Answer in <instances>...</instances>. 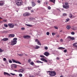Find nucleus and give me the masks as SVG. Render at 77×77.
Returning <instances> with one entry per match:
<instances>
[{"mask_svg": "<svg viewBox=\"0 0 77 77\" xmlns=\"http://www.w3.org/2000/svg\"><path fill=\"white\" fill-rule=\"evenodd\" d=\"M47 72H49V75L51 77L55 76L56 75V72L55 71H48Z\"/></svg>", "mask_w": 77, "mask_h": 77, "instance_id": "obj_1", "label": "nucleus"}, {"mask_svg": "<svg viewBox=\"0 0 77 77\" xmlns=\"http://www.w3.org/2000/svg\"><path fill=\"white\" fill-rule=\"evenodd\" d=\"M16 3L17 6H20L23 3L22 0H16Z\"/></svg>", "mask_w": 77, "mask_h": 77, "instance_id": "obj_2", "label": "nucleus"}, {"mask_svg": "<svg viewBox=\"0 0 77 77\" xmlns=\"http://www.w3.org/2000/svg\"><path fill=\"white\" fill-rule=\"evenodd\" d=\"M17 38H14L13 39V41L11 42V45H14L16 44H17Z\"/></svg>", "mask_w": 77, "mask_h": 77, "instance_id": "obj_3", "label": "nucleus"}, {"mask_svg": "<svg viewBox=\"0 0 77 77\" xmlns=\"http://www.w3.org/2000/svg\"><path fill=\"white\" fill-rule=\"evenodd\" d=\"M17 65L14 64H12L11 65V68L12 69H14V68H17Z\"/></svg>", "mask_w": 77, "mask_h": 77, "instance_id": "obj_4", "label": "nucleus"}, {"mask_svg": "<svg viewBox=\"0 0 77 77\" xmlns=\"http://www.w3.org/2000/svg\"><path fill=\"white\" fill-rule=\"evenodd\" d=\"M12 61H13L14 63H19V64H21V63L20 62L15 60L14 59H12Z\"/></svg>", "mask_w": 77, "mask_h": 77, "instance_id": "obj_5", "label": "nucleus"}, {"mask_svg": "<svg viewBox=\"0 0 77 77\" xmlns=\"http://www.w3.org/2000/svg\"><path fill=\"white\" fill-rule=\"evenodd\" d=\"M8 26L10 28H14V24L13 23L8 24Z\"/></svg>", "mask_w": 77, "mask_h": 77, "instance_id": "obj_6", "label": "nucleus"}, {"mask_svg": "<svg viewBox=\"0 0 77 77\" xmlns=\"http://www.w3.org/2000/svg\"><path fill=\"white\" fill-rule=\"evenodd\" d=\"M23 38L25 39H29V38H30V36L28 35H24Z\"/></svg>", "mask_w": 77, "mask_h": 77, "instance_id": "obj_7", "label": "nucleus"}, {"mask_svg": "<svg viewBox=\"0 0 77 77\" xmlns=\"http://www.w3.org/2000/svg\"><path fill=\"white\" fill-rule=\"evenodd\" d=\"M44 55H45L46 56H48L50 55V53L48 52H45L44 53Z\"/></svg>", "mask_w": 77, "mask_h": 77, "instance_id": "obj_8", "label": "nucleus"}, {"mask_svg": "<svg viewBox=\"0 0 77 77\" xmlns=\"http://www.w3.org/2000/svg\"><path fill=\"white\" fill-rule=\"evenodd\" d=\"M35 42H37V44L38 45H41V42H40V41L38 40V39H36L35 40Z\"/></svg>", "mask_w": 77, "mask_h": 77, "instance_id": "obj_9", "label": "nucleus"}, {"mask_svg": "<svg viewBox=\"0 0 77 77\" xmlns=\"http://www.w3.org/2000/svg\"><path fill=\"white\" fill-rule=\"evenodd\" d=\"M5 5V2L2 1L0 2V6H3Z\"/></svg>", "mask_w": 77, "mask_h": 77, "instance_id": "obj_10", "label": "nucleus"}, {"mask_svg": "<svg viewBox=\"0 0 77 77\" xmlns=\"http://www.w3.org/2000/svg\"><path fill=\"white\" fill-rule=\"evenodd\" d=\"M63 8H65V9H68V8H69V5L66 6L63 5Z\"/></svg>", "mask_w": 77, "mask_h": 77, "instance_id": "obj_11", "label": "nucleus"}, {"mask_svg": "<svg viewBox=\"0 0 77 77\" xmlns=\"http://www.w3.org/2000/svg\"><path fill=\"white\" fill-rule=\"evenodd\" d=\"M24 71V69H21L18 70L19 72H23Z\"/></svg>", "mask_w": 77, "mask_h": 77, "instance_id": "obj_12", "label": "nucleus"}, {"mask_svg": "<svg viewBox=\"0 0 77 77\" xmlns=\"http://www.w3.org/2000/svg\"><path fill=\"white\" fill-rule=\"evenodd\" d=\"M41 60H42V61H44V62H48V61H47V60H45V59L43 58H42L41 59Z\"/></svg>", "mask_w": 77, "mask_h": 77, "instance_id": "obj_13", "label": "nucleus"}, {"mask_svg": "<svg viewBox=\"0 0 77 77\" xmlns=\"http://www.w3.org/2000/svg\"><path fill=\"white\" fill-rule=\"evenodd\" d=\"M15 36V35L12 34H9L8 35V37L9 38H11V37H14Z\"/></svg>", "mask_w": 77, "mask_h": 77, "instance_id": "obj_14", "label": "nucleus"}, {"mask_svg": "<svg viewBox=\"0 0 77 77\" xmlns=\"http://www.w3.org/2000/svg\"><path fill=\"white\" fill-rule=\"evenodd\" d=\"M68 38L70 39V40H74V38L71 36H68Z\"/></svg>", "mask_w": 77, "mask_h": 77, "instance_id": "obj_15", "label": "nucleus"}, {"mask_svg": "<svg viewBox=\"0 0 77 77\" xmlns=\"http://www.w3.org/2000/svg\"><path fill=\"white\" fill-rule=\"evenodd\" d=\"M34 48H35V49H36L37 50H38V49H39V48H40V47L37 46V45H35L34 47Z\"/></svg>", "mask_w": 77, "mask_h": 77, "instance_id": "obj_16", "label": "nucleus"}, {"mask_svg": "<svg viewBox=\"0 0 77 77\" xmlns=\"http://www.w3.org/2000/svg\"><path fill=\"white\" fill-rule=\"evenodd\" d=\"M4 74L5 75H9V76H11V75L9 74V73L6 72H4Z\"/></svg>", "mask_w": 77, "mask_h": 77, "instance_id": "obj_17", "label": "nucleus"}, {"mask_svg": "<svg viewBox=\"0 0 77 77\" xmlns=\"http://www.w3.org/2000/svg\"><path fill=\"white\" fill-rule=\"evenodd\" d=\"M8 38H5L2 39V41H8Z\"/></svg>", "mask_w": 77, "mask_h": 77, "instance_id": "obj_18", "label": "nucleus"}, {"mask_svg": "<svg viewBox=\"0 0 77 77\" xmlns=\"http://www.w3.org/2000/svg\"><path fill=\"white\" fill-rule=\"evenodd\" d=\"M58 50H64L65 48H63L62 47H60L58 48Z\"/></svg>", "mask_w": 77, "mask_h": 77, "instance_id": "obj_19", "label": "nucleus"}, {"mask_svg": "<svg viewBox=\"0 0 77 77\" xmlns=\"http://www.w3.org/2000/svg\"><path fill=\"white\" fill-rule=\"evenodd\" d=\"M73 46L74 47H75L76 48H77V43H75L73 44Z\"/></svg>", "mask_w": 77, "mask_h": 77, "instance_id": "obj_20", "label": "nucleus"}, {"mask_svg": "<svg viewBox=\"0 0 77 77\" xmlns=\"http://www.w3.org/2000/svg\"><path fill=\"white\" fill-rule=\"evenodd\" d=\"M67 29L69 30L71 28V26L69 25H67L66 26Z\"/></svg>", "mask_w": 77, "mask_h": 77, "instance_id": "obj_21", "label": "nucleus"}, {"mask_svg": "<svg viewBox=\"0 0 77 77\" xmlns=\"http://www.w3.org/2000/svg\"><path fill=\"white\" fill-rule=\"evenodd\" d=\"M56 0H49V2H52V3H53L54 4H55V2Z\"/></svg>", "mask_w": 77, "mask_h": 77, "instance_id": "obj_22", "label": "nucleus"}, {"mask_svg": "<svg viewBox=\"0 0 77 77\" xmlns=\"http://www.w3.org/2000/svg\"><path fill=\"white\" fill-rule=\"evenodd\" d=\"M36 62H37V63H44L43 62L40 61L39 60L37 61Z\"/></svg>", "mask_w": 77, "mask_h": 77, "instance_id": "obj_23", "label": "nucleus"}, {"mask_svg": "<svg viewBox=\"0 0 77 77\" xmlns=\"http://www.w3.org/2000/svg\"><path fill=\"white\" fill-rule=\"evenodd\" d=\"M36 5V4L35 3L32 2V6L33 7Z\"/></svg>", "mask_w": 77, "mask_h": 77, "instance_id": "obj_24", "label": "nucleus"}, {"mask_svg": "<svg viewBox=\"0 0 77 77\" xmlns=\"http://www.w3.org/2000/svg\"><path fill=\"white\" fill-rule=\"evenodd\" d=\"M63 17H66V16H67V14L66 13H63Z\"/></svg>", "mask_w": 77, "mask_h": 77, "instance_id": "obj_25", "label": "nucleus"}, {"mask_svg": "<svg viewBox=\"0 0 77 77\" xmlns=\"http://www.w3.org/2000/svg\"><path fill=\"white\" fill-rule=\"evenodd\" d=\"M69 17L70 18H72V14H69Z\"/></svg>", "mask_w": 77, "mask_h": 77, "instance_id": "obj_26", "label": "nucleus"}, {"mask_svg": "<svg viewBox=\"0 0 77 77\" xmlns=\"http://www.w3.org/2000/svg\"><path fill=\"white\" fill-rule=\"evenodd\" d=\"M72 29V30H77V27H75Z\"/></svg>", "mask_w": 77, "mask_h": 77, "instance_id": "obj_27", "label": "nucleus"}, {"mask_svg": "<svg viewBox=\"0 0 77 77\" xmlns=\"http://www.w3.org/2000/svg\"><path fill=\"white\" fill-rule=\"evenodd\" d=\"M26 16H29L30 15V14L29 13H26Z\"/></svg>", "mask_w": 77, "mask_h": 77, "instance_id": "obj_28", "label": "nucleus"}, {"mask_svg": "<svg viewBox=\"0 0 77 77\" xmlns=\"http://www.w3.org/2000/svg\"><path fill=\"white\" fill-rule=\"evenodd\" d=\"M54 28L55 29H58V27L57 26H55L54 27Z\"/></svg>", "mask_w": 77, "mask_h": 77, "instance_id": "obj_29", "label": "nucleus"}, {"mask_svg": "<svg viewBox=\"0 0 77 77\" xmlns=\"http://www.w3.org/2000/svg\"><path fill=\"white\" fill-rule=\"evenodd\" d=\"M26 26H28V27H31L32 26V25H28L27 24H26Z\"/></svg>", "mask_w": 77, "mask_h": 77, "instance_id": "obj_30", "label": "nucleus"}, {"mask_svg": "<svg viewBox=\"0 0 77 77\" xmlns=\"http://www.w3.org/2000/svg\"><path fill=\"white\" fill-rule=\"evenodd\" d=\"M29 10H31V9L32 8V7H28V8Z\"/></svg>", "mask_w": 77, "mask_h": 77, "instance_id": "obj_31", "label": "nucleus"}, {"mask_svg": "<svg viewBox=\"0 0 77 77\" xmlns=\"http://www.w3.org/2000/svg\"><path fill=\"white\" fill-rule=\"evenodd\" d=\"M4 26H5V27H8V25H7L6 24H5Z\"/></svg>", "mask_w": 77, "mask_h": 77, "instance_id": "obj_32", "label": "nucleus"}, {"mask_svg": "<svg viewBox=\"0 0 77 77\" xmlns=\"http://www.w3.org/2000/svg\"><path fill=\"white\" fill-rule=\"evenodd\" d=\"M19 76H20V77H21L23 76V75L21 74H19Z\"/></svg>", "mask_w": 77, "mask_h": 77, "instance_id": "obj_33", "label": "nucleus"}, {"mask_svg": "<svg viewBox=\"0 0 77 77\" xmlns=\"http://www.w3.org/2000/svg\"><path fill=\"white\" fill-rule=\"evenodd\" d=\"M46 35H50V33L49 32H47L46 33Z\"/></svg>", "mask_w": 77, "mask_h": 77, "instance_id": "obj_34", "label": "nucleus"}, {"mask_svg": "<svg viewBox=\"0 0 77 77\" xmlns=\"http://www.w3.org/2000/svg\"><path fill=\"white\" fill-rule=\"evenodd\" d=\"M45 50H48V47L47 46H45Z\"/></svg>", "mask_w": 77, "mask_h": 77, "instance_id": "obj_35", "label": "nucleus"}, {"mask_svg": "<svg viewBox=\"0 0 77 77\" xmlns=\"http://www.w3.org/2000/svg\"><path fill=\"white\" fill-rule=\"evenodd\" d=\"M3 60L4 61H5H5H6V60H6V58H3Z\"/></svg>", "mask_w": 77, "mask_h": 77, "instance_id": "obj_36", "label": "nucleus"}, {"mask_svg": "<svg viewBox=\"0 0 77 77\" xmlns=\"http://www.w3.org/2000/svg\"><path fill=\"white\" fill-rule=\"evenodd\" d=\"M30 64L31 65H33L34 64V63L32 62L30 63Z\"/></svg>", "mask_w": 77, "mask_h": 77, "instance_id": "obj_37", "label": "nucleus"}, {"mask_svg": "<svg viewBox=\"0 0 77 77\" xmlns=\"http://www.w3.org/2000/svg\"><path fill=\"white\" fill-rule=\"evenodd\" d=\"M68 3H67L66 2L65 3V5L66 6H68Z\"/></svg>", "mask_w": 77, "mask_h": 77, "instance_id": "obj_38", "label": "nucleus"}, {"mask_svg": "<svg viewBox=\"0 0 77 77\" xmlns=\"http://www.w3.org/2000/svg\"><path fill=\"white\" fill-rule=\"evenodd\" d=\"M10 74L12 75H15V73H11Z\"/></svg>", "mask_w": 77, "mask_h": 77, "instance_id": "obj_39", "label": "nucleus"}, {"mask_svg": "<svg viewBox=\"0 0 77 77\" xmlns=\"http://www.w3.org/2000/svg\"><path fill=\"white\" fill-rule=\"evenodd\" d=\"M8 61H9V63H12V60H8Z\"/></svg>", "mask_w": 77, "mask_h": 77, "instance_id": "obj_40", "label": "nucleus"}, {"mask_svg": "<svg viewBox=\"0 0 77 77\" xmlns=\"http://www.w3.org/2000/svg\"><path fill=\"white\" fill-rule=\"evenodd\" d=\"M23 16H24V17H26V13H24L23 14Z\"/></svg>", "mask_w": 77, "mask_h": 77, "instance_id": "obj_41", "label": "nucleus"}, {"mask_svg": "<svg viewBox=\"0 0 77 77\" xmlns=\"http://www.w3.org/2000/svg\"><path fill=\"white\" fill-rule=\"evenodd\" d=\"M30 62H31V60L29 59L28 60V62H29V63H30Z\"/></svg>", "mask_w": 77, "mask_h": 77, "instance_id": "obj_42", "label": "nucleus"}, {"mask_svg": "<svg viewBox=\"0 0 77 77\" xmlns=\"http://www.w3.org/2000/svg\"><path fill=\"white\" fill-rule=\"evenodd\" d=\"M29 77H34V76L33 75H29Z\"/></svg>", "mask_w": 77, "mask_h": 77, "instance_id": "obj_43", "label": "nucleus"}, {"mask_svg": "<svg viewBox=\"0 0 77 77\" xmlns=\"http://www.w3.org/2000/svg\"><path fill=\"white\" fill-rule=\"evenodd\" d=\"M66 51H67V50L66 49H65L64 51V53H66Z\"/></svg>", "mask_w": 77, "mask_h": 77, "instance_id": "obj_44", "label": "nucleus"}, {"mask_svg": "<svg viewBox=\"0 0 77 77\" xmlns=\"http://www.w3.org/2000/svg\"><path fill=\"white\" fill-rule=\"evenodd\" d=\"M52 35H56V33H54L53 32H52Z\"/></svg>", "mask_w": 77, "mask_h": 77, "instance_id": "obj_45", "label": "nucleus"}, {"mask_svg": "<svg viewBox=\"0 0 77 77\" xmlns=\"http://www.w3.org/2000/svg\"><path fill=\"white\" fill-rule=\"evenodd\" d=\"M5 63L7 64H8V61H7V60H6V61H5Z\"/></svg>", "mask_w": 77, "mask_h": 77, "instance_id": "obj_46", "label": "nucleus"}, {"mask_svg": "<svg viewBox=\"0 0 77 77\" xmlns=\"http://www.w3.org/2000/svg\"><path fill=\"white\" fill-rule=\"evenodd\" d=\"M48 9L49 10L51 9V7H48Z\"/></svg>", "mask_w": 77, "mask_h": 77, "instance_id": "obj_47", "label": "nucleus"}, {"mask_svg": "<svg viewBox=\"0 0 77 77\" xmlns=\"http://www.w3.org/2000/svg\"><path fill=\"white\" fill-rule=\"evenodd\" d=\"M69 18H67V19H66V21H69Z\"/></svg>", "mask_w": 77, "mask_h": 77, "instance_id": "obj_48", "label": "nucleus"}, {"mask_svg": "<svg viewBox=\"0 0 77 77\" xmlns=\"http://www.w3.org/2000/svg\"><path fill=\"white\" fill-rule=\"evenodd\" d=\"M1 52H3V50H2V49H0V53Z\"/></svg>", "mask_w": 77, "mask_h": 77, "instance_id": "obj_49", "label": "nucleus"}, {"mask_svg": "<svg viewBox=\"0 0 77 77\" xmlns=\"http://www.w3.org/2000/svg\"><path fill=\"white\" fill-rule=\"evenodd\" d=\"M40 57H44V55H40Z\"/></svg>", "mask_w": 77, "mask_h": 77, "instance_id": "obj_50", "label": "nucleus"}, {"mask_svg": "<svg viewBox=\"0 0 77 77\" xmlns=\"http://www.w3.org/2000/svg\"><path fill=\"white\" fill-rule=\"evenodd\" d=\"M37 2L38 3H41V1L39 0H38L37 1Z\"/></svg>", "mask_w": 77, "mask_h": 77, "instance_id": "obj_51", "label": "nucleus"}, {"mask_svg": "<svg viewBox=\"0 0 77 77\" xmlns=\"http://www.w3.org/2000/svg\"><path fill=\"white\" fill-rule=\"evenodd\" d=\"M71 34H72V35H74V33L73 32H72L71 33Z\"/></svg>", "mask_w": 77, "mask_h": 77, "instance_id": "obj_52", "label": "nucleus"}, {"mask_svg": "<svg viewBox=\"0 0 77 77\" xmlns=\"http://www.w3.org/2000/svg\"><path fill=\"white\" fill-rule=\"evenodd\" d=\"M56 59L57 60H59V57H57Z\"/></svg>", "mask_w": 77, "mask_h": 77, "instance_id": "obj_53", "label": "nucleus"}, {"mask_svg": "<svg viewBox=\"0 0 77 77\" xmlns=\"http://www.w3.org/2000/svg\"><path fill=\"white\" fill-rule=\"evenodd\" d=\"M25 29V28H21V30H24Z\"/></svg>", "mask_w": 77, "mask_h": 77, "instance_id": "obj_54", "label": "nucleus"}, {"mask_svg": "<svg viewBox=\"0 0 77 77\" xmlns=\"http://www.w3.org/2000/svg\"><path fill=\"white\" fill-rule=\"evenodd\" d=\"M31 12L32 13V12H34V11L33 10H31Z\"/></svg>", "mask_w": 77, "mask_h": 77, "instance_id": "obj_55", "label": "nucleus"}, {"mask_svg": "<svg viewBox=\"0 0 77 77\" xmlns=\"http://www.w3.org/2000/svg\"><path fill=\"white\" fill-rule=\"evenodd\" d=\"M60 41H61V42H63V40L62 39H60Z\"/></svg>", "mask_w": 77, "mask_h": 77, "instance_id": "obj_56", "label": "nucleus"}, {"mask_svg": "<svg viewBox=\"0 0 77 77\" xmlns=\"http://www.w3.org/2000/svg\"><path fill=\"white\" fill-rule=\"evenodd\" d=\"M19 55L20 56H23V55L21 54H19Z\"/></svg>", "mask_w": 77, "mask_h": 77, "instance_id": "obj_57", "label": "nucleus"}, {"mask_svg": "<svg viewBox=\"0 0 77 77\" xmlns=\"http://www.w3.org/2000/svg\"><path fill=\"white\" fill-rule=\"evenodd\" d=\"M4 22H6L7 20H4Z\"/></svg>", "mask_w": 77, "mask_h": 77, "instance_id": "obj_58", "label": "nucleus"}, {"mask_svg": "<svg viewBox=\"0 0 77 77\" xmlns=\"http://www.w3.org/2000/svg\"><path fill=\"white\" fill-rule=\"evenodd\" d=\"M14 71H15V72H18V71L16 70H14Z\"/></svg>", "mask_w": 77, "mask_h": 77, "instance_id": "obj_59", "label": "nucleus"}, {"mask_svg": "<svg viewBox=\"0 0 77 77\" xmlns=\"http://www.w3.org/2000/svg\"><path fill=\"white\" fill-rule=\"evenodd\" d=\"M57 38H59V35H57Z\"/></svg>", "mask_w": 77, "mask_h": 77, "instance_id": "obj_60", "label": "nucleus"}, {"mask_svg": "<svg viewBox=\"0 0 77 77\" xmlns=\"http://www.w3.org/2000/svg\"><path fill=\"white\" fill-rule=\"evenodd\" d=\"M57 10H58V11H60V12L61 11H60V9H57Z\"/></svg>", "mask_w": 77, "mask_h": 77, "instance_id": "obj_61", "label": "nucleus"}, {"mask_svg": "<svg viewBox=\"0 0 77 77\" xmlns=\"http://www.w3.org/2000/svg\"><path fill=\"white\" fill-rule=\"evenodd\" d=\"M2 17H0V20H2Z\"/></svg>", "mask_w": 77, "mask_h": 77, "instance_id": "obj_62", "label": "nucleus"}, {"mask_svg": "<svg viewBox=\"0 0 77 77\" xmlns=\"http://www.w3.org/2000/svg\"><path fill=\"white\" fill-rule=\"evenodd\" d=\"M60 77H63V75H61L60 76Z\"/></svg>", "mask_w": 77, "mask_h": 77, "instance_id": "obj_63", "label": "nucleus"}, {"mask_svg": "<svg viewBox=\"0 0 77 77\" xmlns=\"http://www.w3.org/2000/svg\"><path fill=\"white\" fill-rule=\"evenodd\" d=\"M33 18H31V20H33Z\"/></svg>", "mask_w": 77, "mask_h": 77, "instance_id": "obj_64", "label": "nucleus"}]
</instances>
